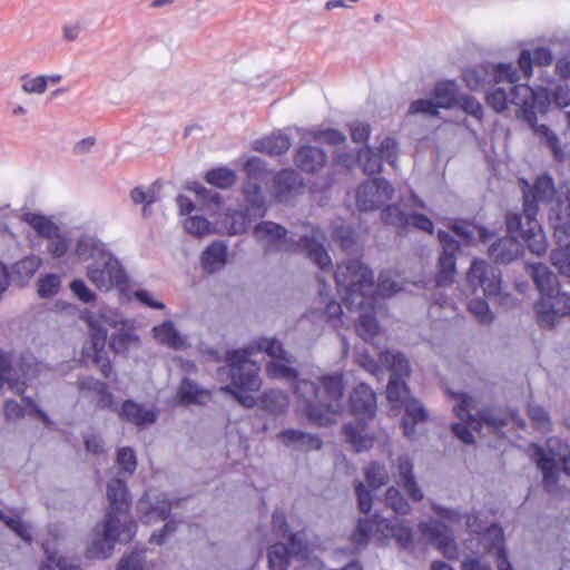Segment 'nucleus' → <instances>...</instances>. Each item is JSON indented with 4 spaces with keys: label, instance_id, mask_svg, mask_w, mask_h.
I'll list each match as a JSON object with an SVG mask.
<instances>
[{
    "label": "nucleus",
    "instance_id": "38",
    "mask_svg": "<svg viewBox=\"0 0 570 570\" xmlns=\"http://www.w3.org/2000/svg\"><path fill=\"white\" fill-rule=\"evenodd\" d=\"M325 154L322 149L304 146L295 157V164L304 171L314 173L321 169L325 164Z\"/></svg>",
    "mask_w": 570,
    "mask_h": 570
},
{
    "label": "nucleus",
    "instance_id": "13",
    "mask_svg": "<svg viewBox=\"0 0 570 570\" xmlns=\"http://www.w3.org/2000/svg\"><path fill=\"white\" fill-rule=\"evenodd\" d=\"M380 360L391 372L386 387V397L393 409H399L412 399L405 383V379L411 373L410 364L403 354L389 350L381 353Z\"/></svg>",
    "mask_w": 570,
    "mask_h": 570
},
{
    "label": "nucleus",
    "instance_id": "35",
    "mask_svg": "<svg viewBox=\"0 0 570 570\" xmlns=\"http://www.w3.org/2000/svg\"><path fill=\"white\" fill-rule=\"evenodd\" d=\"M79 390L87 397H92L99 407H109L112 404V395L106 383L94 377H85L78 382Z\"/></svg>",
    "mask_w": 570,
    "mask_h": 570
},
{
    "label": "nucleus",
    "instance_id": "9",
    "mask_svg": "<svg viewBox=\"0 0 570 570\" xmlns=\"http://www.w3.org/2000/svg\"><path fill=\"white\" fill-rule=\"evenodd\" d=\"M340 294L347 307L364 305V301L374 297L373 273L360 261L352 259L338 264L334 274Z\"/></svg>",
    "mask_w": 570,
    "mask_h": 570
},
{
    "label": "nucleus",
    "instance_id": "28",
    "mask_svg": "<svg viewBox=\"0 0 570 570\" xmlns=\"http://www.w3.org/2000/svg\"><path fill=\"white\" fill-rule=\"evenodd\" d=\"M303 189L299 175L291 169L279 171L274 177L273 193L281 203H288Z\"/></svg>",
    "mask_w": 570,
    "mask_h": 570
},
{
    "label": "nucleus",
    "instance_id": "64",
    "mask_svg": "<svg viewBox=\"0 0 570 570\" xmlns=\"http://www.w3.org/2000/svg\"><path fill=\"white\" fill-rule=\"evenodd\" d=\"M383 220L397 228L407 226V214L403 213L396 205L387 206L382 213Z\"/></svg>",
    "mask_w": 570,
    "mask_h": 570
},
{
    "label": "nucleus",
    "instance_id": "62",
    "mask_svg": "<svg viewBox=\"0 0 570 570\" xmlns=\"http://www.w3.org/2000/svg\"><path fill=\"white\" fill-rule=\"evenodd\" d=\"M0 520L26 542L31 541L30 528L19 517H7L0 510Z\"/></svg>",
    "mask_w": 570,
    "mask_h": 570
},
{
    "label": "nucleus",
    "instance_id": "39",
    "mask_svg": "<svg viewBox=\"0 0 570 570\" xmlns=\"http://www.w3.org/2000/svg\"><path fill=\"white\" fill-rule=\"evenodd\" d=\"M521 253V244L513 237H503L489 248V255L495 262L509 263Z\"/></svg>",
    "mask_w": 570,
    "mask_h": 570
},
{
    "label": "nucleus",
    "instance_id": "25",
    "mask_svg": "<svg viewBox=\"0 0 570 570\" xmlns=\"http://www.w3.org/2000/svg\"><path fill=\"white\" fill-rule=\"evenodd\" d=\"M535 311L540 325L552 326L559 317L570 314V294L560 293L557 288L552 298L537 303Z\"/></svg>",
    "mask_w": 570,
    "mask_h": 570
},
{
    "label": "nucleus",
    "instance_id": "20",
    "mask_svg": "<svg viewBox=\"0 0 570 570\" xmlns=\"http://www.w3.org/2000/svg\"><path fill=\"white\" fill-rule=\"evenodd\" d=\"M527 195H529V199L532 205H535L537 207L539 203L549 202L554 195L557 196L556 203L551 207L549 214V220L551 222V215L554 216L556 210H561V215L564 216L570 198V190L567 188V190L563 191V187L556 190L551 177L548 175H541L535 179L533 186L528 191H524L523 196L525 197Z\"/></svg>",
    "mask_w": 570,
    "mask_h": 570
},
{
    "label": "nucleus",
    "instance_id": "7",
    "mask_svg": "<svg viewBox=\"0 0 570 570\" xmlns=\"http://www.w3.org/2000/svg\"><path fill=\"white\" fill-rule=\"evenodd\" d=\"M273 528L275 538L285 540L277 542L268 548V568L271 570H286L293 561L299 562V567L307 563L317 564V559L313 557V550L305 544V533H291L287 528L285 515L275 513L273 515Z\"/></svg>",
    "mask_w": 570,
    "mask_h": 570
},
{
    "label": "nucleus",
    "instance_id": "8",
    "mask_svg": "<svg viewBox=\"0 0 570 570\" xmlns=\"http://www.w3.org/2000/svg\"><path fill=\"white\" fill-rule=\"evenodd\" d=\"M459 403L454 406V412L461 422L452 425L453 433L465 444L474 442L472 431H478L482 424H487L493 431H499L505 426L509 421L517 422V414H502L494 410L484 409L478 412V417L471 414L475 409V400L466 394L455 395Z\"/></svg>",
    "mask_w": 570,
    "mask_h": 570
},
{
    "label": "nucleus",
    "instance_id": "44",
    "mask_svg": "<svg viewBox=\"0 0 570 570\" xmlns=\"http://www.w3.org/2000/svg\"><path fill=\"white\" fill-rule=\"evenodd\" d=\"M293 362L294 360L289 355L269 361L266 364L267 376L279 380H291L296 377L297 372L292 366Z\"/></svg>",
    "mask_w": 570,
    "mask_h": 570
},
{
    "label": "nucleus",
    "instance_id": "55",
    "mask_svg": "<svg viewBox=\"0 0 570 570\" xmlns=\"http://www.w3.org/2000/svg\"><path fill=\"white\" fill-rule=\"evenodd\" d=\"M365 480L370 487L376 489L386 484L390 476L384 464L373 462L365 469Z\"/></svg>",
    "mask_w": 570,
    "mask_h": 570
},
{
    "label": "nucleus",
    "instance_id": "2",
    "mask_svg": "<svg viewBox=\"0 0 570 570\" xmlns=\"http://www.w3.org/2000/svg\"><path fill=\"white\" fill-rule=\"evenodd\" d=\"M107 498L109 511L105 520L94 529L92 540L87 549L89 558H108L117 542H129L136 530V523L129 515L130 497L126 484L114 479L108 482Z\"/></svg>",
    "mask_w": 570,
    "mask_h": 570
},
{
    "label": "nucleus",
    "instance_id": "16",
    "mask_svg": "<svg viewBox=\"0 0 570 570\" xmlns=\"http://www.w3.org/2000/svg\"><path fill=\"white\" fill-rule=\"evenodd\" d=\"M466 86L476 90L487 83L500 85L502 82L514 83L520 81V75L511 62L498 65H480L463 72Z\"/></svg>",
    "mask_w": 570,
    "mask_h": 570
},
{
    "label": "nucleus",
    "instance_id": "29",
    "mask_svg": "<svg viewBox=\"0 0 570 570\" xmlns=\"http://www.w3.org/2000/svg\"><path fill=\"white\" fill-rule=\"evenodd\" d=\"M358 308L361 314L356 323V332L365 342H371L379 333L380 326L374 316L375 298L364 301V305H353L351 308Z\"/></svg>",
    "mask_w": 570,
    "mask_h": 570
},
{
    "label": "nucleus",
    "instance_id": "42",
    "mask_svg": "<svg viewBox=\"0 0 570 570\" xmlns=\"http://www.w3.org/2000/svg\"><path fill=\"white\" fill-rule=\"evenodd\" d=\"M452 230L455 236L468 244H474L476 240L488 242L493 236L484 227L471 223L455 224Z\"/></svg>",
    "mask_w": 570,
    "mask_h": 570
},
{
    "label": "nucleus",
    "instance_id": "19",
    "mask_svg": "<svg viewBox=\"0 0 570 570\" xmlns=\"http://www.w3.org/2000/svg\"><path fill=\"white\" fill-rule=\"evenodd\" d=\"M529 454L542 472L543 483L548 491H552L558 483V462L562 463L564 473L570 475V450L564 454H557L550 448L547 450L531 444L529 446Z\"/></svg>",
    "mask_w": 570,
    "mask_h": 570
},
{
    "label": "nucleus",
    "instance_id": "50",
    "mask_svg": "<svg viewBox=\"0 0 570 570\" xmlns=\"http://www.w3.org/2000/svg\"><path fill=\"white\" fill-rule=\"evenodd\" d=\"M206 181L222 189L230 188L237 180V175L234 170L220 167L209 170L205 176Z\"/></svg>",
    "mask_w": 570,
    "mask_h": 570
},
{
    "label": "nucleus",
    "instance_id": "32",
    "mask_svg": "<svg viewBox=\"0 0 570 570\" xmlns=\"http://www.w3.org/2000/svg\"><path fill=\"white\" fill-rule=\"evenodd\" d=\"M405 415L402 419L403 434L407 439H412L416 431L415 426L428 421L429 412L424 405L417 400L412 397L404 404Z\"/></svg>",
    "mask_w": 570,
    "mask_h": 570
},
{
    "label": "nucleus",
    "instance_id": "41",
    "mask_svg": "<svg viewBox=\"0 0 570 570\" xmlns=\"http://www.w3.org/2000/svg\"><path fill=\"white\" fill-rule=\"evenodd\" d=\"M107 250L105 244L90 236H81L75 247V254L80 261L92 259L95 262L96 258L101 257Z\"/></svg>",
    "mask_w": 570,
    "mask_h": 570
},
{
    "label": "nucleus",
    "instance_id": "53",
    "mask_svg": "<svg viewBox=\"0 0 570 570\" xmlns=\"http://www.w3.org/2000/svg\"><path fill=\"white\" fill-rule=\"evenodd\" d=\"M42 548L47 556V562L42 564L40 570H53V568H57L58 570H80L68 559L57 557V552L50 548L49 540H43Z\"/></svg>",
    "mask_w": 570,
    "mask_h": 570
},
{
    "label": "nucleus",
    "instance_id": "37",
    "mask_svg": "<svg viewBox=\"0 0 570 570\" xmlns=\"http://www.w3.org/2000/svg\"><path fill=\"white\" fill-rule=\"evenodd\" d=\"M227 262V246L223 242H213L202 255L203 268L208 273H215L223 268Z\"/></svg>",
    "mask_w": 570,
    "mask_h": 570
},
{
    "label": "nucleus",
    "instance_id": "61",
    "mask_svg": "<svg viewBox=\"0 0 570 570\" xmlns=\"http://www.w3.org/2000/svg\"><path fill=\"white\" fill-rule=\"evenodd\" d=\"M60 277L55 274H48L38 282V294L40 297L48 298L55 296L60 288Z\"/></svg>",
    "mask_w": 570,
    "mask_h": 570
},
{
    "label": "nucleus",
    "instance_id": "27",
    "mask_svg": "<svg viewBox=\"0 0 570 570\" xmlns=\"http://www.w3.org/2000/svg\"><path fill=\"white\" fill-rule=\"evenodd\" d=\"M479 543L483 546L487 553L495 559L498 570H513L507 558L503 531L500 527L493 524L488 528L479 539Z\"/></svg>",
    "mask_w": 570,
    "mask_h": 570
},
{
    "label": "nucleus",
    "instance_id": "4",
    "mask_svg": "<svg viewBox=\"0 0 570 570\" xmlns=\"http://www.w3.org/2000/svg\"><path fill=\"white\" fill-rule=\"evenodd\" d=\"M511 100L520 108L521 117L531 126L534 134L551 149L553 157L563 161L566 153L559 137L547 125L537 124V114H544L551 102L559 108L570 106V88L567 85H558L549 92L544 88L532 89L527 85H520L513 88Z\"/></svg>",
    "mask_w": 570,
    "mask_h": 570
},
{
    "label": "nucleus",
    "instance_id": "31",
    "mask_svg": "<svg viewBox=\"0 0 570 570\" xmlns=\"http://www.w3.org/2000/svg\"><path fill=\"white\" fill-rule=\"evenodd\" d=\"M552 62V53L549 49L539 47L531 53L530 50L521 51L518 59V68L514 67L521 79H528L532 75V65L548 66Z\"/></svg>",
    "mask_w": 570,
    "mask_h": 570
},
{
    "label": "nucleus",
    "instance_id": "47",
    "mask_svg": "<svg viewBox=\"0 0 570 570\" xmlns=\"http://www.w3.org/2000/svg\"><path fill=\"white\" fill-rule=\"evenodd\" d=\"M139 345V337L131 328L126 327L121 323V327L111 335L110 346L117 353H122L130 346Z\"/></svg>",
    "mask_w": 570,
    "mask_h": 570
},
{
    "label": "nucleus",
    "instance_id": "12",
    "mask_svg": "<svg viewBox=\"0 0 570 570\" xmlns=\"http://www.w3.org/2000/svg\"><path fill=\"white\" fill-rule=\"evenodd\" d=\"M82 320L91 330L92 362L99 366L104 376L108 377L111 372L110 361L105 350L108 327L117 328L121 321L111 309H102L99 313L86 311Z\"/></svg>",
    "mask_w": 570,
    "mask_h": 570
},
{
    "label": "nucleus",
    "instance_id": "11",
    "mask_svg": "<svg viewBox=\"0 0 570 570\" xmlns=\"http://www.w3.org/2000/svg\"><path fill=\"white\" fill-rule=\"evenodd\" d=\"M537 213V206L532 205L527 195L523 212L521 214L509 213L505 224L510 237L518 242L519 239L523 240L532 254L541 256L546 253L548 243L543 229L535 218Z\"/></svg>",
    "mask_w": 570,
    "mask_h": 570
},
{
    "label": "nucleus",
    "instance_id": "1",
    "mask_svg": "<svg viewBox=\"0 0 570 570\" xmlns=\"http://www.w3.org/2000/svg\"><path fill=\"white\" fill-rule=\"evenodd\" d=\"M253 236L266 255L292 254L302 249L322 271L332 265L331 257L323 246L325 234L313 225L305 224L299 232L289 236L288 230L281 224L264 220L254 227Z\"/></svg>",
    "mask_w": 570,
    "mask_h": 570
},
{
    "label": "nucleus",
    "instance_id": "60",
    "mask_svg": "<svg viewBox=\"0 0 570 570\" xmlns=\"http://www.w3.org/2000/svg\"><path fill=\"white\" fill-rule=\"evenodd\" d=\"M469 311L481 324H490L493 321V313L489 309L488 303L475 298L469 302Z\"/></svg>",
    "mask_w": 570,
    "mask_h": 570
},
{
    "label": "nucleus",
    "instance_id": "21",
    "mask_svg": "<svg viewBox=\"0 0 570 570\" xmlns=\"http://www.w3.org/2000/svg\"><path fill=\"white\" fill-rule=\"evenodd\" d=\"M373 524L375 525L376 532H381L385 538H393L397 544L403 548L412 543V530L404 521H400L399 519L392 521L386 519L377 520V517H375L374 521L366 519L360 520L357 530L364 539H367L372 534Z\"/></svg>",
    "mask_w": 570,
    "mask_h": 570
},
{
    "label": "nucleus",
    "instance_id": "30",
    "mask_svg": "<svg viewBox=\"0 0 570 570\" xmlns=\"http://www.w3.org/2000/svg\"><path fill=\"white\" fill-rule=\"evenodd\" d=\"M396 469L400 478L399 483L406 491L410 499L415 502L422 501L424 494L415 480L411 459L407 455L399 456L396 460Z\"/></svg>",
    "mask_w": 570,
    "mask_h": 570
},
{
    "label": "nucleus",
    "instance_id": "18",
    "mask_svg": "<svg viewBox=\"0 0 570 570\" xmlns=\"http://www.w3.org/2000/svg\"><path fill=\"white\" fill-rule=\"evenodd\" d=\"M551 226L558 245L551 253V262L562 275L570 277V197L564 216L561 210L551 215Z\"/></svg>",
    "mask_w": 570,
    "mask_h": 570
},
{
    "label": "nucleus",
    "instance_id": "46",
    "mask_svg": "<svg viewBox=\"0 0 570 570\" xmlns=\"http://www.w3.org/2000/svg\"><path fill=\"white\" fill-rule=\"evenodd\" d=\"M184 228L187 233L197 237H205L218 232L216 223H212L199 215L188 216L184 220Z\"/></svg>",
    "mask_w": 570,
    "mask_h": 570
},
{
    "label": "nucleus",
    "instance_id": "26",
    "mask_svg": "<svg viewBox=\"0 0 570 570\" xmlns=\"http://www.w3.org/2000/svg\"><path fill=\"white\" fill-rule=\"evenodd\" d=\"M439 240L443 252L439 258V273L436 275V286L443 287L453 281L455 274L454 254L459 247L458 242L446 232H439Z\"/></svg>",
    "mask_w": 570,
    "mask_h": 570
},
{
    "label": "nucleus",
    "instance_id": "40",
    "mask_svg": "<svg viewBox=\"0 0 570 570\" xmlns=\"http://www.w3.org/2000/svg\"><path fill=\"white\" fill-rule=\"evenodd\" d=\"M154 337L157 342L173 350H180L185 346V341L170 321H166L153 328Z\"/></svg>",
    "mask_w": 570,
    "mask_h": 570
},
{
    "label": "nucleus",
    "instance_id": "45",
    "mask_svg": "<svg viewBox=\"0 0 570 570\" xmlns=\"http://www.w3.org/2000/svg\"><path fill=\"white\" fill-rule=\"evenodd\" d=\"M291 147V142L287 136L283 134L273 135L262 140L255 141L254 148L256 150L269 154L281 155L287 151Z\"/></svg>",
    "mask_w": 570,
    "mask_h": 570
},
{
    "label": "nucleus",
    "instance_id": "24",
    "mask_svg": "<svg viewBox=\"0 0 570 570\" xmlns=\"http://www.w3.org/2000/svg\"><path fill=\"white\" fill-rule=\"evenodd\" d=\"M174 504L165 495H153L147 492L138 501L139 520L145 524H154L166 520Z\"/></svg>",
    "mask_w": 570,
    "mask_h": 570
},
{
    "label": "nucleus",
    "instance_id": "56",
    "mask_svg": "<svg viewBox=\"0 0 570 570\" xmlns=\"http://www.w3.org/2000/svg\"><path fill=\"white\" fill-rule=\"evenodd\" d=\"M385 504L391 508L395 513L407 514L411 511V507L407 501L403 498L400 490L395 487H390L385 493Z\"/></svg>",
    "mask_w": 570,
    "mask_h": 570
},
{
    "label": "nucleus",
    "instance_id": "57",
    "mask_svg": "<svg viewBox=\"0 0 570 570\" xmlns=\"http://www.w3.org/2000/svg\"><path fill=\"white\" fill-rule=\"evenodd\" d=\"M323 317L335 331H340L346 326L343 318L342 306L335 301H330L326 303Z\"/></svg>",
    "mask_w": 570,
    "mask_h": 570
},
{
    "label": "nucleus",
    "instance_id": "36",
    "mask_svg": "<svg viewBox=\"0 0 570 570\" xmlns=\"http://www.w3.org/2000/svg\"><path fill=\"white\" fill-rule=\"evenodd\" d=\"M120 416L137 426L149 425L157 420V413L153 409H146L131 400L124 402Z\"/></svg>",
    "mask_w": 570,
    "mask_h": 570
},
{
    "label": "nucleus",
    "instance_id": "3",
    "mask_svg": "<svg viewBox=\"0 0 570 570\" xmlns=\"http://www.w3.org/2000/svg\"><path fill=\"white\" fill-rule=\"evenodd\" d=\"M264 352L271 361L287 356L282 343L273 337H259L244 348L235 350L227 353L228 375L232 384L222 387L224 392H228L245 407H253L255 399L250 394L240 392H255L262 385L259 377V365L252 360L255 353Z\"/></svg>",
    "mask_w": 570,
    "mask_h": 570
},
{
    "label": "nucleus",
    "instance_id": "49",
    "mask_svg": "<svg viewBox=\"0 0 570 570\" xmlns=\"http://www.w3.org/2000/svg\"><path fill=\"white\" fill-rule=\"evenodd\" d=\"M403 282L400 276L391 271H384L380 274L379 284L375 286V293L387 297L403 291Z\"/></svg>",
    "mask_w": 570,
    "mask_h": 570
},
{
    "label": "nucleus",
    "instance_id": "17",
    "mask_svg": "<svg viewBox=\"0 0 570 570\" xmlns=\"http://www.w3.org/2000/svg\"><path fill=\"white\" fill-rule=\"evenodd\" d=\"M471 287H481L484 295L499 304H507L510 296L501 292V273L484 261L474 259L466 275Z\"/></svg>",
    "mask_w": 570,
    "mask_h": 570
},
{
    "label": "nucleus",
    "instance_id": "58",
    "mask_svg": "<svg viewBox=\"0 0 570 570\" xmlns=\"http://www.w3.org/2000/svg\"><path fill=\"white\" fill-rule=\"evenodd\" d=\"M357 159L364 173L368 175L375 174L381 169L382 158L380 154H375L368 147H365L362 150H360Z\"/></svg>",
    "mask_w": 570,
    "mask_h": 570
},
{
    "label": "nucleus",
    "instance_id": "43",
    "mask_svg": "<svg viewBox=\"0 0 570 570\" xmlns=\"http://www.w3.org/2000/svg\"><path fill=\"white\" fill-rule=\"evenodd\" d=\"M434 100L440 108H451L458 101V85L451 80L440 81L435 85Z\"/></svg>",
    "mask_w": 570,
    "mask_h": 570
},
{
    "label": "nucleus",
    "instance_id": "34",
    "mask_svg": "<svg viewBox=\"0 0 570 570\" xmlns=\"http://www.w3.org/2000/svg\"><path fill=\"white\" fill-rule=\"evenodd\" d=\"M529 273L541 294V299L552 298L558 288L557 276L541 263L530 265Z\"/></svg>",
    "mask_w": 570,
    "mask_h": 570
},
{
    "label": "nucleus",
    "instance_id": "22",
    "mask_svg": "<svg viewBox=\"0 0 570 570\" xmlns=\"http://www.w3.org/2000/svg\"><path fill=\"white\" fill-rule=\"evenodd\" d=\"M394 189L385 179H372L363 183L356 190V204L361 210H375L386 204L393 196Z\"/></svg>",
    "mask_w": 570,
    "mask_h": 570
},
{
    "label": "nucleus",
    "instance_id": "15",
    "mask_svg": "<svg viewBox=\"0 0 570 570\" xmlns=\"http://www.w3.org/2000/svg\"><path fill=\"white\" fill-rule=\"evenodd\" d=\"M45 370L46 367L32 356H23L19 364L12 366L11 357L0 351V389L8 383L10 390L20 394L23 392V385Z\"/></svg>",
    "mask_w": 570,
    "mask_h": 570
},
{
    "label": "nucleus",
    "instance_id": "63",
    "mask_svg": "<svg viewBox=\"0 0 570 570\" xmlns=\"http://www.w3.org/2000/svg\"><path fill=\"white\" fill-rule=\"evenodd\" d=\"M41 259L38 256H27L16 264V273L23 279H30L39 269Z\"/></svg>",
    "mask_w": 570,
    "mask_h": 570
},
{
    "label": "nucleus",
    "instance_id": "6",
    "mask_svg": "<svg viewBox=\"0 0 570 570\" xmlns=\"http://www.w3.org/2000/svg\"><path fill=\"white\" fill-rule=\"evenodd\" d=\"M247 178L244 184V196L249 208L244 210L228 209L222 220L220 229L229 235H238L246 232L250 224V216H263L265 213V198L263 188L271 179V173L265 168L262 159L250 157L244 165Z\"/></svg>",
    "mask_w": 570,
    "mask_h": 570
},
{
    "label": "nucleus",
    "instance_id": "5",
    "mask_svg": "<svg viewBox=\"0 0 570 570\" xmlns=\"http://www.w3.org/2000/svg\"><path fill=\"white\" fill-rule=\"evenodd\" d=\"M294 394L308 420L317 425L335 423L344 409L342 374L323 375L316 382L299 380L295 384Z\"/></svg>",
    "mask_w": 570,
    "mask_h": 570
},
{
    "label": "nucleus",
    "instance_id": "54",
    "mask_svg": "<svg viewBox=\"0 0 570 570\" xmlns=\"http://www.w3.org/2000/svg\"><path fill=\"white\" fill-rule=\"evenodd\" d=\"M23 220L46 238L55 236L59 229L50 219L38 214L28 213L23 216Z\"/></svg>",
    "mask_w": 570,
    "mask_h": 570
},
{
    "label": "nucleus",
    "instance_id": "23",
    "mask_svg": "<svg viewBox=\"0 0 570 570\" xmlns=\"http://www.w3.org/2000/svg\"><path fill=\"white\" fill-rule=\"evenodd\" d=\"M422 537L448 559L458 557V547L449 528L438 520H429L419 524Z\"/></svg>",
    "mask_w": 570,
    "mask_h": 570
},
{
    "label": "nucleus",
    "instance_id": "10",
    "mask_svg": "<svg viewBox=\"0 0 570 570\" xmlns=\"http://www.w3.org/2000/svg\"><path fill=\"white\" fill-rule=\"evenodd\" d=\"M350 403L356 424H346L343 431L354 450L361 452L373 445V438L366 432L365 422L372 420L375 415V393L370 386L360 384L353 390Z\"/></svg>",
    "mask_w": 570,
    "mask_h": 570
},
{
    "label": "nucleus",
    "instance_id": "14",
    "mask_svg": "<svg viewBox=\"0 0 570 570\" xmlns=\"http://www.w3.org/2000/svg\"><path fill=\"white\" fill-rule=\"evenodd\" d=\"M86 276L98 291L105 293L127 284L125 268L110 250L87 266Z\"/></svg>",
    "mask_w": 570,
    "mask_h": 570
},
{
    "label": "nucleus",
    "instance_id": "52",
    "mask_svg": "<svg viewBox=\"0 0 570 570\" xmlns=\"http://www.w3.org/2000/svg\"><path fill=\"white\" fill-rule=\"evenodd\" d=\"M508 85V82H505ZM510 86V91L508 94L507 89L503 88V87H497L494 89H492L488 95H487V101L488 104L497 111V112H501L503 110L507 109L508 107V104H512V90L514 87H517V82L514 83H509Z\"/></svg>",
    "mask_w": 570,
    "mask_h": 570
},
{
    "label": "nucleus",
    "instance_id": "59",
    "mask_svg": "<svg viewBox=\"0 0 570 570\" xmlns=\"http://www.w3.org/2000/svg\"><path fill=\"white\" fill-rule=\"evenodd\" d=\"M439 109L440 107L434 99L422 98L411 102L409 107V114H420L424 117H436L439 115Z\"/></svg>",
    "mask_w": 570,
    "mask_h": 570
},
{
    "label": "nucleus",
    "instance_id": "51",
    "mask_svg": "<svg viewBox=\"0 0 570 570\" xmlns=\"http://www.w3.org/2000/svg\"><path fill=\"white\" fill-rule=\"evenodd\" d=\"M262 403L271 413L281 414L288 407V396L282 391L271 390L264 393Z\"/></svg>",
    "mask_w": 570,
    "mask_h": 570
},
{
    "label": "nucleus",
    "instance_id": "48",
    "mask_svg": "<svg viewBox=\"0 0 570 570\" xmlns=\"http://www.w3.org/2000/svg\"><path fill=\"white\" fill-rule=\"evenodd\" d=\"M177 396L181 404L202 403L207 396V392L199 389L193 381L184 379L180 383Z\"/></svg>",
    "mask_w": 570,
    "mask_h": 570
},
{
    "label": "nucleus",
    "instance_id": "33",
    "mask_svg": "<svg viewBox=\"0 0 570 570\" xmlns=\"http://www.w3.org/2000/svg\"><path fill=\"white\" fill-rule=\"evenodd\" d=\"M278 439L284 445L305 452L320 450L323 444L317 435L293 429L282 431Z\"/></svg>",
    "mask_w": 570,
    "mask_h": 570
}]
</instances>
